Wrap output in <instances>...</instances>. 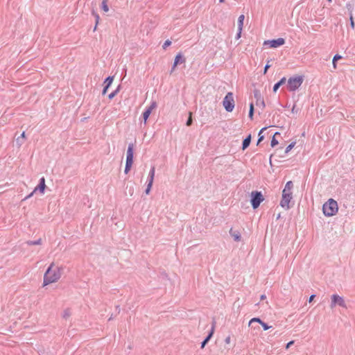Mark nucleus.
I'll use <instances>...</instances> for the list:
<instances>
[{
	"label": "nucleus",
	"instance_id": "f704fd0d",
	"mask_svg": "<svg viewBox=\"0 0 355 355\" xmlns=\"http://www.w3.org/2000/svg\"><path fill=\"white\" fill-rule=\"evenodd\" d=\"M260 324L262 326L263 330H265V331L271 328V326H268V324H266L263 321H262V322Z\"/></svg>",
	"mask_w": 355,
	"mask_h": 355
},
{
	"label": "nucleus",
	"instance_id": "dca6fc26",
	"mask_svg": "<svg viewBox=\"0 0 355 355\" xmlns=\"http://www.w3.org/2000/svg\"><path fill=\"white\" fill-rule=\"evenodd\" d=\"M214 323L213 324V326H212V328L211 329V331L209 333V334L207 336V337L204 339V340L201 343L200 347L202 349L205 347L206 344L209 342V340L211 338V336L213 335V333H214Z\"/></svg>",
	"mask_w": 355,
	"mask_h": 355
},
{
	"label": "nucleus",
	"instance_id": "a211bd4d",
	"mask_svg": "<svg viewBox=\"0 0 355 355\" xmlns=\"http://www.w3.org/2000/svg\"><path fill=\"white\" fill-rule=\"evenodd\" d=\"M286 78L283 77L279 82L275 83V85L273 86V89H272L273 92H276L277 91V89L279 88V87L286 83Z\"/></svg>",
	"mask_w": 355,
	"mask_h": 355
},
{
	"label": "nucleus",
	"instance_id": "49530a36",
	"mask_svg": "<svg viewBox=\"0 0 355 355\" xmlns=\"http://www.w3.org/2000/svg\"><path fill=\"white\" fill-rule=\"evenodd\" d=\"M266 295H261V297H260V298H261V300H263L266 299Z\"/></svg>",
	"mask_w": 355,
	"mask_h": 355
},
{
	"label": "nucleus",
	"instance_id": "de8ad7c7",
	"mask_svg": "<svg viewBox=\"0 0 355 355\" xmlns=\"http://www.w3.org/2000/svg\"><path fill=\"white\" fill-rule=\"evenodd\" d=\"M351 7H352V6H351V5H350V4H349V3H348V4H347V9H348V10H350Z\"/></svg>",
	"mask_w": 355,
	"mask_h": 355
},
{
	"label": "nucleus",
	"instance_id": "b1692460",
	"mask_svg": "<svg viewBox=\"0 0 355 355\" xmlns=\"http://www.w3.org/2000/svg\"><path fill=\"white\" fill-rule=\"evenodd\" d=\"M113 79H114V76H108L107 78H106L104 81L105 85L110 87V86L111 85V84L113 82Z\"/></svg>",
	"mask_w": 355,
	"mask_h": 355
},
{
	"label": "nucleus",
	"instance_id": "f3484780",
	"mask_svg": "<svg viewBox=\"0 0 355 355\" xmlns=\"http://www.w3.org/2000/svg\"><path fill=\"white\" fill-rule=\"evenodd\" d=\"M251 142V135H249L246 138H245L242 143V149H246L250 144Z\"/></svg>",
	"mask_w": 355,
	"mask_h": 355
},
{
	"label": "nucleus",
	"instance_id": "39448f33",
	"mask_svg": "<svg viewBox=\"0 0 355 355\" xmlns=\"http://www.w3.org/2000/svg\"><path fill=\"white\" fill-rule=\"evenodd\" d=\"M133 148H134L133 144H129L128 150H127L126 162H125V170H124V173L125 174L128 173V172L130 171V170L132 167V163H133V154H134Z\"/></svg>",
	"mask_w": 355,
	"mask_h": 355
},
{
	"label": "nucleus",
	"instance_id": "09e8293b",
	"mask_svg": "<svg viewBox=\"0 0 355 355\" xmlns=\"http://www.w3.org/2000/svg\"><path fill=\"white\" fill-rule=\"evenodd\" d=\"M109 0H103L102 2L107 3Z\"/></svg>",
	"mask_w": 355,
	"mask_h": 355
},
{
	"label": "nucleus",
	"instance_id": "79ce46f5",
	"mask_svg": "<svg viewBox=\"0 0 355 355\" xmlns=\"http://www.w3.org/2000/svg\"><path fill=\"white\" fill-rule=\"evenodd\" d=\"M315 297V295H311V296H310V297H309V302H311L313 300V299H314V297Z\"/></svg>",
	"mask_w": 355,
	"mask_h": 355
},
{
	"label": "nucleus",
	"instance_id": "0eeeda50",
	"mask_svg": "<svg viewBox=\"0 0 355 355\" xmlns=\"http://www.w3.org/2000/svg\"><path fill=\"white\" fill-rule=\"evenodd\" d=\"M336 305H338L343 308H347V305L344 300V298L337 294H334L331 297V309L334 308Z\"/></svg>",
	"mask_w": 355,
	"mask_h": 355
},
{
	"label": "nucleus",
	"instance_id": "37998d69",
	"mask_svg": "<svg viewBox=\"0 0 355 355\" xmlns=\"http://www.w3.org/2000/svg\"><path fill=\"white\" fill-rule=\"evenodd\" d=\"M35 193V192H33V191H32V192H31L28 196H27L24 198V200H27V199H28L29 198H31V196H33V193Z\"/></svg>",
	"mask_w": 355,
	"mask_h": 355
},
{
	"label": "nucleus",
	"instance_id": "603ef678",
	"mask_svg": "<svg viewBox=\"0 0 355 355\" xmlns=\"http://www.w3.org/2000/svg\"><path fill=\"white\" fill-rule=\"evenodd\" d=\"M329 1H331V0H328Z\"/></svg>",
	"mask_w": 355,
	"mask_h": 355
},
{
	"label": "nucleus",
	"instance_id": "e433bc0d",
	"mask_svg": "<svg viewBox=\"0 0 355 355\" xmlns=\"http://www.w3.org/2000/svg\"><path fill=\"white\" fill-rule=\"evenodd\" d=\"M293 343H294L293 340H291V341L288 342L286 344V349H288L292 345H293Z\"/></svg>",
	"mask_w": 355,
	"mask_h": 355
},
{
	"label": "nucleus",
	"instance_id": "3c124183",
	"mask_svg": "<svg viewBox=\"0 0 355 355\" xmlns=\"http://www.w3.org/2000/svg\"><path fill=\"white\" fill-rule=\"evenodd\" d=\"M68 315V314L66 313L64 315V317H67Z\"/></svg>",
	"mask_w": 355,
	"mask_h": 355
},
{
	"label": "nucleus",
	"instance_id": "a18cd8bd",
	"mask_svg": "<svg viewBox=\"0 0 355 355\" xmlns=\"http://www.w3.org/2000/svg\"><path fill=\"white\" fill-rule=\"evenodd\" d=\"M25 137H26V136H25V132H23L21 133V137H20V138L21 137V138H23V139H24V138H25Z\"/></svg>",
	"mask_w": 355,
	"mask_h": 355
},
{
	"label": "nucleus",
	"instance_id": "9d476101",
	"mask_svg": "<svg viewBox=\"0 0 355 355\" xmlns=\"http://www.w3.org/2000/svg\"><path fill=\"white\" fill-rule=\"evenodd\" d=\"M157 107V103L155 101H153L150 103V105L146 109V110L143 113V118L144 121V123H146L147 119H148L152 110Z\"/></svg>",
	"mask_w": 355,
	"mask_h": 355
},
{
	"label": "nucleus",
	"instance_id": "2f4dec72",
	"mask_svg": "<svg viewBox=\"0 0 355 355\" xmlns=\"http://www.w3.org/2000/svg\"><path fill=\"white\" fill-rule=\"evenodd\" d=\"M349 21H350V26L352 28H354L355 24H354V18H353V15H352V12H350V13H349Z\"/></svg>",
	"mask_w": 355,
	"mask_h": 355
},
{
	"label": "nucleus",
	"instance_id": "412c9836",
	"mask_svg": "<svg viewBox=\"0 0 355 355\" xmlns=\"http://www.w3.org/2000/svg\"><path fill=\"white\" fill-rule=\"evenodd\" d=\"M280 133L277 132L274 134L272 139H271V141H270V145L272 147H275L276 145L278 144V141L275 139V136L276 135H279Z\"/></svg>",
	"mask_w": 355,
	"mask_h": 355
},
{
	"label": "nucleus",
	"instance_id": "1a4fd4ad",
	"mask_svg": "<svg viewBox=\"0 0 355 355\" xmlns=\"http://www.w3.org/2000/svg\"><path fill=\"white\" fill-rule=\"evenodd\" d=\"M293 198V193L282 195L280 206L286 210L290 209L289 203Z\"/></svg>",
	"mask_w": 355,
	"mask_h": 355
},
{
	"label": "nucleus",
	"instance_id": "c03bdc74",
	"mask_svg": "<svg viewBox=\"0 0 355 355\" xmlns=\"http://www.w3.org/2000/svg\"><path fill=\"white\" fill-rule=\"evenodd\" d=\"M225 343L229 344L230 343V337L228 336L225 340Z\"/></svg>",
	"mask_w": 355,
	"mask_h": 355
},
{
	"label": "nucleus",
	"instance_id": "58836bf2",
	"mask_svg": "<svg viewBox=\"0 0 355 355\" xmlns=\"http://www.w3.org/2000/svg\"><path fill=\"white\" fill-rule=\"evenodd\" d=\"M241 31H240V29H238V33L236 35V39H239L241 37Z\"/></svg>",
	"mask_w": 355,
	"mask_h": 355
},
{
	"label": "nucleus",
	"instance_id": "f257e3e1",
	"mask_svg": "<svg viewBox=\"0 0 355 355\" xmlns=\"http://www.w3.org/2000/svg\"><path fill=\"white\" fill-rule=\"evenodd\" d=\"M53 266L54 264L52 263L44 275V286L57 282L61 277L60 268L53 269Z\"/></svg>",
	"mask_w": 355,
	"mask_h": 355
},
{
	"label": "nucleus",
	"instance_id": "7c9ffc66",
	"mask_svg": "<svg viewBox=\"0 0 355 355\" xmlns=\"http://www.w3.org/2000/svg\"><path fill=\"white\" fill-rule=\"evenodd\" d=\"M152 185H153V182H148V184H147L146 189L145 190L146 194H147V195L149 194L151 187H152Z\"/></svg>",
	"mask_w": 355,
	"mask_h": 355
},
{
	"label": "nucleus",
	"instance_id": "4c0bfd02",
	"mask_svg": "<svg viewBox=\"0 0 355 355\" xmlns=\"http://www.w3.org/2000/svg\"><path fill=\"white\" fill-rule=\"evenodd\" d=\"M108 88H109V87L105 86V85L104 86V88H103V92H102V94L103 95H105L106 94Z\"/></svg>",
	"mask_w": 355,
	"mask_h": 355
},
{
	"label": "nucleus",
	"instance_id": "f03ea898",
	"mask_svg": "<svg viewBox=\"0 0 355 355\" xmlns=\"http://www.w3.org/2000/svg\"><path fill=\"white\" fill-rule=\"evenodd\" d=\"M338 210V203L334 199H329L322 206L323 214L326 216L335 215Z\"/></svg>",
	"mask_w": 355,
	"mask_h": 355
},
{
	"label": "nucleus",
	"instance_id": "cd10ccee",
	"mask_svg": "<svg viewBox=\"0 0 355 355\" xmlns=\"http://www.w3.org/2000/svg\"><path fill=\"white\" fill-rule=\"evenodd\" d=\"M254 322H258V323L261 324L262 322V320L259 318H253L250 320L249 326L251 325Z\"/></svg>",
	"mask_w": 355,
	"mask_h": 355
},
{
	"label": "nucleus",
	"instance_id": "6ab92c4d",
	"mask_svg": "<svg viewBox=\"0 0 355 355\" xmlns=\"http://www.w3.org/2000/svg\"><path fill=\"white\" fill-rule=\"evenodd\" d=\"M155 173V168L154 166H153L149 171V174H148V182L153 183Z\"/></svg>",
	"mask_w": 355,
	"mask_h": 355
},
{
	"label": "nucleus",
	"instance_id": "7ed1b4c3",
	"mask_svg": "<svg viewBox=\"0 0 355 355\" xmlns=\"http://www.w3.org/2000/svg\"><path fill=\"white\" fill-rule=\"evenodd\" d=\"M302 76L291 77L288 80L287 87L290 92H294L303 83Z\"/></svg>",
	"mask_w": 355,
	"mask_h": 355
},
{
	"label": "nucleus",
	"instance_id": "423d86ee",
	"mask_svg": "<svg viewBox=\"0 0 355 355\" xmlns=\"http://www.w3.org/2000/svg\"><path fill=\"white\" fill-rule=\"evenodd\" d=\"M223 105L227 112H232L234 108V101L233 97V94L232 92H228L225 96Z\"/></svg>",
	"mask_w": 355,
	"mask_h": 355
},
{
	"label": "nucleus",
	"instance_id": "c85d7f7f",
	"mask_svg": "<svg viewBox=\"0 0 355 355\" xmlns=\"http://www.w3.org/2000/svg\"><path fill=\"white\" fill-rule=\"evenodd\" d=\"M92 14L94 15L95 17V19H96V25H95V27H94V31L96 29V26L98 24V21H99V19H100V17L98 15V14L96 13L94 11L92 12Z\"/></svg>",
	"mask_w": 355,
	"mask_h": 355
},
{
	"label": "nucleus",
	"instance_id": "2eb2a0df",
	"mask_svg": "<svg viewBox=\"0 0 355 355\" xmlns=\"http://www.w3.org/2000/svg\"><path fill=\"white\" fill-rule=\"evenodd\" d=\"M230 234L233 237L235 241H240L241 239V233L238 230H233L232 228L230 230Z\"/></svg>",
	"mask_w": 355,
	"mask_h": 355
},
{
	"label": "nucleus",
	"instance_id": "4be33fe9",
	"mask_svg": "<svg viewBox=\"0 0 355 355\" xmlns=\"http://www.w3.org/2000/svg\"><path fill=\"white\" fill-rule=\"evenodd\" d=\"M267 129V127H264L259 131L258 136L259 139L257 141V145L264 139V136L262 135L263 132Z\"/></svg>",
	"mask_w": 355,
	"mask_h": 355
},
{
	"label": "nucleus",
	"instance_id": "8fccbe9b",
	"mask_svg": "<svg viewBox=\"0 0 355 355\" xmlns=\"http://www.w3.org/2000/svg\"><path fill=\"white\" fill-rule=\"evenodd\" d=\"M225 1V0H219V2L220 3H223Z\"/></svg>",
	"mask_w": 355,
	"mask_h": 355
},
{
	"label": "nucleus",
	"instance_id": "a878e982",
	"mask_svg": "<svg viewBox=\"0 0 355 355\" xmlns=\"http://www.w3.org/2000/svg\"><path fill=\"white\" fill-rule=\"evenodd\" d=\"M341 58H342V56L338 54H336L334 56L332 63H333V66H334V69L336 68V62H338V60H340Z\"/></svg>",
	"mask_w": 355,
	"mask_h": 355
},
{
	"label": "nucleus",
	"instance_id": "aec40b11",
	"mask_svg": "<svg viewBox=\"0 0 355 355\" xmlns=\"http://www.w3.org/2000/svg\"><path fill=\"white\" fill-rule=\"evenodd\" d=\"M244 19L245 16L243 15H241L238 18V29H240V31H242Z\"/></svg>",
	"mask_w": 355,
	"mask_h": 355
},
{
	"label": "nucleus",
	"instance_id": "473e14b6",
	"mask_svg": "<svg viewBox=\"0 0 355 355\" xmlns=\"http://www.w3.org/2000/svg\"><path fill=\"white\" fill-rule=\"evenodd\" d=\"M191 116H192V113L189 112V118H188V119H187V121L186 122V125L187 126H190L192 124V123H193V120H192Z\"/></svg>",
	"mask_w": 355,
	"mask_h": 355
},
{
	"label": "nucleus",
	"instance_id": "393cba45",
	"mask_svg": "<svg viewBox=\"0 0 355 355\" xmlns=\"http://www.w3.org/2000/svg\"><path fill=\"white\" fill-rule=\"evenodd\" d=\"M120 87H121V86H120V85H119V86L117 87V88H116L114 91H113L112 92H111V93L108 95V98H109V99H112V98H114V96L118 94V92H119V90H120Z\"/></svg>",
	"mask_w": 355,
	"mask_h": 355
},
{
	"label": "nucleus",
	"instance_id": "bb28decb",
	"mask_svg": "<svg viewBox=\"0 0 355 355\" xmlns=\"http://www.w3.org/2000/svg\"><path fill=\"white\" fill-rule=\"evenodd\" d=\"M254 115V105L253 103H250L249 110V117L252 119Z\"/></svg>",
	"mask_w": 355,
	"mask_h": 355
},
{
	"label": "nucleus",
	"instance_id": "c9c22d12",
	"mask_svg": "<svg viewBox=\"0 0 355 355\" xmlns=\"http://www.w3.org/2000/svg\"><path fill=\"white\" fill-rule=\"evenodd\" d=\"M171 44V42L169 40H167L164 42L162 48L164 49H166L168 46H169Z\"/></svg>",
	"mask_w": 355,
	"mask_h": 355
},
{
	"label": "nucleus",
	"instance_id": "c756f323",
	"mask_svg": "<svg viewBox=\"0 0 355 355\" xmlns=\"http://www.w3.org/2000/svg\"><path fill=\"white\" fill-rule=\"evenodd\" d=\"M101 8L104 12H108L109 7L107 6V3L102 2L101 3Z\"/></svg>",
	"mask_w": 355,
	"mask_h": 355
},
{
	"label": "nucleus",
	"instance_id": "6e6552de",
	"mask_svg": "<svg viewBox=\"0 0 355 355\" xmlns=\"http://www.w3.org/2000/svg\"><path fill=\"white\" fill-rule=\"evenodd\" d=\"M285 43V40L284 38L279 37L278 39L275 40H266L263 42V45H269L270 48H277L279 47Z\"/></svg>",
	"mask_w": 355,
	"mask_h": 355
},
{
	"label": "nucleus",
	"instance_id": "4468645a",
	"mask_svg": "<svg viewBox=\"0 0 355 355\" xmlns=\"http://www.w3.org/2000/svg\"><path fill=\"white\" fill-rule=\"evenodd\" d=\"M293 188V182L292 181L287 182L284 187V189L282 191V195L293 193H292Z\"/></svg>",
	"mask_w": 355,
	"mask_h": 355
},
{
	"label": "nucleus",
	"instance_id": "a19ab883",
	"mask_svg": "<svg viewBox=\"0 0 355 355\" xmlns=\"http://www.w3.org/2000/svg\"><path fill=\"white\" fill-rule=\"evenodd\" d=\"M270 66L268 64H266L265 67H264V71H263V73H266L267 70L268 69V68L270 67Z\"/></svg>",
	"mask_w": 355,
	"mask_h": 355
},
{
	"label": "nucleus",
	"instance_id": "5701e85b",
	"mask_svg": "<svg viewBox=\"0 0 355 355\" xmlns=\"http://www.w3.org/2000/svg\"><path fill=\"white\" fill-rule=\"evenodd\" d=\"M26 243L28 245H40V244H42V239H38L37 240H35V241H28L26 242Z\"/></svg>",
	"mask_w": 355,
	"mask_h": 355
},
{
	"label": "nucleus",
	"instance_id": "72a5a7b5",
	"mask_svg": "<svg viewBox=\"0 0 355 355\" xmlns=\"http://www.w3.org/2000/svg\"><path fill=\"white\" fill-rule=\"evenodd\" d=\"M295 142H292L290 144L285 150V153H288L294 146H295Z\"/></svg>",
	"mask_w": 355,
	"mask_h": 355
},
{
	"label": "nucleus",
	"instance_id": "20e7f679",
	"mask_svg": "<svg viewBox=\"0 0 355 355\" xmlns=\"http://www.w3.org/2000/svg\"><path fill=\"white\" fill-rule=\"evenodd\" d=\"M250 202L254 209L258 208L260 204L264 200V198L261 191H254L250 194Z\"/></svg>",
	"mask_w": 355,
	"mask_h": 355
},
{
	"label": "nucleus",
	"instance_id": "ea45409f",
	"mask_svg": "<svg viewBox=\"0 0 355 355\" xmlns=\"http://www.w3.org/2000/svg\"><path fill=\"white\" fill-rule=\"evenodd\" d=\"M16 142L17 144L20 146L23 144V141H21L20 140V137H18L17 139H16Z\"/></svg>",
	"mask_w": 355,
	"mask_h": 355
},
{
	"label": "nucleus",
	"instance_id": "f8f14e48",
	"mask_svg": "<svg viewBox=\"0 0 355 355\" xmlns=\"http://www.w3.org/2000/svg\"><path fill=\"white\" fill-rule=\"evenodd\" d=\"M45 187H46L45 178L44 177H42L40 180L39 184L34 189L33 192H36L37 191H39L40 192V193L43 194L44 193Z\"/></svg>",
	"mask_w": 355,
	"mask_h": 355
},
{
	"label": "nucleus",
	"instance_id": "9b49d317",
	"mask_svg": "<svg viewBox=\"0 0 355 355\" xmlns=\"http://www.w3.org/2000/svg\"><path fill=\"white\" fill-rule=\"evenodd\" d=\"M184 62H185V58L182 56V55L181 53H178V55H176L171 70V73H172L175 70L176 66L179 63H183Z\"/></svg>",
	"mask_w": 355,
	"mask_h": 355
},
{
	"label": "nucleus",
	"instance_id": "ddd939ff",
	"mask_svg": "<svg viewBox=\"0 0 355 355\" xmlns=\"http://www.w3.org/2000/svg\"><path fill=\"white\" fill-rule=\"evenodd\" d=\"M254 95L255 98L257 99V105H261L263 108L265 107V102L263 101V98L261 96V94L258 90L254 91Z\"/></svg>",
	"mask_w": 355,
	"mask_h": 355
}]
</instances>
